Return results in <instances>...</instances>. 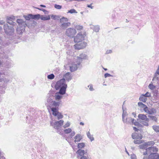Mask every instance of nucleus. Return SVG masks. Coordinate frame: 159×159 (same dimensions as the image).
I'll use <instances>...</instances> for the list:
<instances>
[{
  "label": "nucleus",
  "mask_w": 159,
  "mask_h": 159,
  "mask_svg": "<svg viewBox=\"0 0 159 159\" xmlns=\"http://www.w3.org/2000/svg\"><path fill=\"white\" fill-rule=\"evenodd\" d=\"M74 61L72 62L71 65L70 66V70L74 72L76 70L80 65L81 63L83 60L87 59V56L84 54H81L79 56H74Z\"/></svg>",
  "instance_id": "1"
},
{
  "label": "nucleus",
  "mask_w": 159,
  "mask_h": 159,
  "mask_svg": "<svg viewBox=\"0 0 159 159\" xmlns=\"http://www.w3.org/2000/svg\"><path fill=\"white\" fill-rule=\"evenodd\" d=\"M3 27L5 33L9 36H12V37L10 39L11 40L17 38L16 36H13L14 35V30L12 26H9L7 24H5Z\"/></svg>",
  "instance_id": "2"
},
{
  "label": "nucleus",
  "mask_w": 159,
  "mask_h": 159,
  "mask_svg": "<svg viewBox=\"0 0 159 159\" xmlns=\"http://www.w3.org/2000/svg\"><path fill=\"white\" fill-rule=\"evenodd\" d=\"M48 96H49V97L47 99V103H46V104L47 106H48L51 110V106H52L53 107V108L55 107V106H56V105L57 103L58 105V106H59L60 105V101L59 102H56V101H53V96L51 94H48Z\"/></svg>",
  "instance_id": "3"
},
{
  "label": "nucleus",
  "mask_w": 159,
  "mask_h": 159,
  "mask_svg": "<svg viewBox=\"0 0 159 159\" xmlns=\"http://www.w3.org/2000/svg\"><path fill=\"white\" fill-rule=\"evenodd\" d=\"M58 104L57 103L55 106V107L53 108L52 106H51V111H52V114L55 117V119H57L58 120L62 119L63 116L58 111Z\"/></svg>",
  "instance_id": "4"
},
{
  "label": "nucleus",
  "mask_w": 159,
  "mask_h": 159,
  "mask_svg": "<svg viewBox=\"0 0 159 159\" xmlns=\"http://www.w3.org/2000/svg\"><path fill=\"white\" fill-rule=\"evenodd\" d=\"M64 123V121L61 120L59 121H55L54 122L52 120L51 121L50 125L54 128L57 129H60Z\"/></svg>",
  "instance_id": "5"
},
{
  "label": "nucleus",
  "mask_w": 159,
  "mask_h": 159,
  "mask_svg": "<svg viewBox=\"0 0 159 159\" xmlns=\"http://www.w3.org/2000/svg\"><path fill=\"white\" fill-rule=\"evenodd\" d=\"M65 82L64 79H62L58 81L55 85V87L56 89H58L61 88L65 87V85H67Z\"/></svg>",
  "instance_id": "6"
},
{
  "label": "nucleus",
  "mask_w": 159,
  "mask_h": 159,
  "mask_svg": "<svg viewBox=\"0 0 159 159\" xmlns=\"http://www.w3.org/2000/svg\"><path fill=\"white\" fill-rule=\"evenodd\" d=\"M146 152L143 153V155H146L147 154L155 153L158 151V149L155 147H151L146 149Z\"/></svg>",
  "instance_id": "7"
},
{
  "label": "nucleus",
  "mask_w": 159,
  "mask_h": 159,
  "mask_svg": "<svg viewBox=\"0 0 159 159\" xmlns=\"http://www.w3.org/2000/svg\"><path fill=\"white\" fill-rule=\"evenodd\" d=\"M76 33V31L75 29L70 28L66 30V34L69 37H72Z\"/></svg>",
  "instance_id": "8"
},
{
  "label": "nucleus",
  "mask_w": 159,
  "mask_h": 159,
  "mask_svg": "<svg viewBox=\"0 0 159 159\" xmlns=\"http://www.w3.org/2000/svg\"><path fill=\"white\" fill-rule=\"evenodd\" d=\"M84 36L81 33H80L77 34L75 37L74 41L75 43H79L84 39Z\"/></svg>",
  "instance_id": "9"
},
{
  "label": "nucleus",
  "mask_w": 159,
  "mask_h": 159,
  "mask_svg": "<svg viewBox=\"0 0 159 159\" xmlns=\"http://www.w3.org/2000/svg\"><path fill=\"white\" fill-rule=\"evenodd\" d=\"M87 45V43L84 42L77 43L74 45L75 49L79 50L85 48Z\"/></svg>",
  "instance_id": "10"
},
{
  "label": "nucleus",
  "mask_w": 159,
  "mask_h": 159,
  "mask_svg": "<svg viewBox=\"0 0 159 159\" xmlns=\"http://www.w3.org/2000/svg\"><path fill=\"white\" fill-rule=\"evenodd\" d=\"M5 74L3 72H0V82L6 84L10 80L5 78Z\"/></svg>",
  "instance_id": "11"
},
{
  "label": "nucleus",
  "mask_w": 159,
  "mask_h": 159,
  "mask_svg": "<svg viewBox=\"0 0 159 159\" xmlns=\"http://www.w3.org/2000/svg\"><path fill=\"white\" fill-rule=\"evenodd\" d=\"M14 17H9L7 19V23L9 24L10 25H12V26H14L16 24V23L13 21Z\"/></svg>",
  "instance_id": "12"
},
{
  "label": "nucleus",
  "mask_w": 159,
  "mask_h": 159,
  "mask_svg": "<svg viewBox=\"0 0 159 159\" xmlns=\"http://www.w3.org/2000/svg\"><path fill=\"white\" fill-rule=\"evenodd\" d=\"M149 159H159V154L157 153H152L148 156Z\"/></svg>",
  "instance_id": "13"
},
{
  "label": "nucleus",
  "mask_w": 159,
  "mask_h": 159,
  "mask_svg": "<svg viewBox=\"0 0 159 159\" xmlns=\"http://www.w3.org/2000/svg\"><path fill=\"white\" fill-rule=\"evenodd\" d=\"M138 117L139 120H141L143 121L147 120V121H149V119L147 117L146 115L144 114H139L138 116Z\"/></svg>",
  "instance_id": "14"
},
{
  "label": "nucleus",
  "mask_w": 159,
  "mask_h": 159,
  "mask_svg": "<svg viewBox=\"0 0 159 159\" xmlns=\"http://www.w3.org/2000/svg\"><path fill=\"white\" fill-rule=\"evenodd\" d=\"M26 26H17L16 29V32L18 34H22L25 30Z\"/></svg>",
  "instance_id": "15"
},
{
  "label": "nucleus",
  "mask_w": 159,
  "mask_h": 159,
  "mask_svg": "<svg viewBox=\"0 0 159 159\" xmlns=\"http://www.w3.org/2000/svg\"><path fill=\"white\" fill-rule=\"evenodd\" d=\"M16 22L18 24V26H26L25 22L22 19H17L16 20Z\"/></svg>",
  "instance_id": "16"
},
{
  "label": "nucleus",
  "mask_w": 159,
  "mask_h": 159,
  "mask_svg": "<svg viewBox=\"0 0 159 159\" xmlns=\"http://www.w3.org/2000/svg\"><path fill=\"white\" fill-rule=\"evenodd\" d=\"M76 153L81 157L84 156V155H86L87 154V151H84L83 150L80 149L76 152Z\"/></svg>",
  "instance_id": "17"
},
{
  "label": "nucleus",
  "mask_w": 159,
  "mask_h": 159,
  "mask_svg": "<svg viewBox=\"0 0 159 159\" xmlns=\"http://www.w3.org/2000/svg\"><path fill=\"white\" fill-rule=\"evenodd\" d=\"M132 138L134 139H141L142 138V136L141 134L134 133L132 134Z\"/></svg>",
  "instance_id": "18"
},
{
  "label": "nucleus",
  "mask_w": 159,
  "mask_h": 159,
  "mask_svg": "<svg viewBox=\"0 0 159 159\" xmlns=\"http://www.w3.org/2000/svg\"><path fill=\"white\" fill-rule=\"evenodd\" d=\"M72 78V77L71 76L70 73V72H67L64 75L63 79H65V80H66L68 81H69L70 80H71Z\"/></svg>",
  "instance_id": "19"
},
{
  "label": "nucleus",
  "mask_w": 159,
  "mask_h": 159,
  "mask_svg": "<svg viewBox=\"0 0 159 159\" xmlns=\"http://www.w3.org/2000/svg\"><path fill=\"white\" fill-rule=\"evenodd\" d=\"M145 112L149 114H154L156 113V109L154 108L148 109V108L145 110Z\"/></svg>",
  "instance_id": "20"
},
{
  "label": "nucleus",
  "mask_w": 159,
  "mask_h": 159,
  "mask_svg": "<svg viewBox=\"0 0 159 159\" xmlns=\"http://www.w3.org/2000/svg\"><path fill=\"white\" fill-rule=\"evenodd\" d=\"M125 121H123L124 123H126L127 124H133L135 121L134 119H132L130 117L127 118L126 117L125 118Z\"/></svg>",
  "instance_id": "21"
},
{
  "label": "nucleus",
  "mask_w": 159,
  "mask_h": 159,
  "mask_svg": "<svg viewBox=\"0 0 159 159\" xmlns=\"http://www.w3.org/2000/svg\"><path fill=\"white\" fill-rule=\"evenodd\" d=\"M90 28L93 29L95 32H98L100 30L99 26L98 25L94 26L92 25H90Z\"/></svg>",
  "instance_id": "22"
},
{
  "label": "nucleus",
  "mask_w": 159,
  "mask_h": 159,
  "mask_svg": "<svg viewBox=\"0 0 159 159\" xmlns=\"http://www.w3.org/2000/svg\"><path fill=\"white\" fill-rule=\"evenodd\" d=\"M67 87V85H65V87L60 88L59 93L61 95L64 94L66 93V89Z\"/></svg>",
  "instance_id": "23"
},
{
  "label": "nucleus",
  "mask_w": 159,
  "mask_h": 159,
  "mask_svg": "<svg viewBox=\"0 0 159 159\" xmlns=\"http://www.w3.org/2000/svg\"><path fill=\"white\" fill-rule=\"evenodd\" d=\"M70 23L69 22H67L65 23H62L61 25V27L62 29H64L70 26Z\"/></svg>",
  "instance_id": "24"
},
{
  "label": "nucleus",
  "mask_w": 159,
  "mask_h": 159,
  "mask_svg": "<svg viewBox=\"0 0 159 159\" xmlns=\"http://www.w3.org/2000/svg\"><path fill=\"white\" fill-rule=\"evenodd\" d=\"M123 113L122 115V118L123 121H125V118L127 117V114L126 111V108L122 107Z\"/></svg>",
  "instance_id": "25"
},
{
  "label": "nucleus",
  "mask_w": 159,
  "mask_h": 159,
  "mask_svg": "<svg viewBox=\"0 0 159 159\" xmlns=\"http://www.w3.org/2000/svg\"><path fill=\"white\" fill-rule=\"evenodd\" d=\"M82 138L81 135L80 134H77L75 137L74 139H75V142H80L82 139Z\"/></svg>",
  "instance_id": "26"
},
{
  "label": "nucleus",
  "mask_w": 159,
  "mask_h": 159,
  "mask_svg": "<svg viewBox=\"0 0 159 159\" xmlns=\"http://www.w3.org/2000/svg\"><path fill=\"white\" fill-rule=\"evenodd\" d=\"M55 99L56 100V102H59L60 101V104H61V99L62 98V96L61 95H58L57 93L55 95Z\"/></svg>",
  "instance_id": "27"
},
{
  "label": "nucleus",
  "mask_w": 159,
  "mask_h": 159,
  "mask_svg": "<svg viewBox=\"0 0 159 159\" xmlns=\"http://www.w3.org/2000/svg\"><path fill=\"white\" fill-rule=\"evenodd\" d=\"M40 18L41 20L45 21L49 20L50 19V17L49 15L48 16L41 15Z\"/></svg>",
  "instance_id": "28"
},
{
  "label": "nucleus",
  "mask_w": 159,
  "mask_h": 159,
  "mask_svg": "<svg viewBox=\"0 0 159 159\" xmlns=\"http://www.w3.org/2000/svg\"><path fill=\"white\" fill-rule=\"evenodd\" d=\"M138 106L140 107L143 108L144 111H145V110H146L147 108V106L143 104V103L141 102H139L138 103Z\"/></svg>",
  "instance_id": "29"
},
{
  "label": "nucleus",
  "mask_w": 159,
  "mask_h": 159,
  "mask_svg": "<svg viewBox=\"0 0 159 159\" xmlns=\"http://www.w3.org/2000/svg\"><path fill=\"white\" fill-rule=\"evenodd\" d=\"M87 135L88 137L90 139L91 141L94 140V138L93 137V135H91L89 131L87 133Z\"/></svg>",
  "instance_id": "30"
},
{
  "label": "nucleus",
  "mask_w": 159,
  "mask_h": 159,
  "mask_svg": "<svg viewBox=\"0 0 159 159\" xmlns=\"http://www.w3.org/2000/svg\"><path fill=\"white\" fill-rule=\"evenodd\" d=\"M139 100L143 102H145L146 101L147 98L143 95V94H142L139 97Z\"/></svg>",
  "instance_id": "31"
},
{
  "label": "nucleus",
  "mask_w": 159,
  "mask_h": 159,
  "mask_svg": "<svg viewBox=\"0 0 159 159\" xmlns=\"http://www.w3.org/2000/svg\"><path fill=\"white\" fill-rule=\"evenodd\" d=\"M68 19L64 17H62L60 20V22L61 23L68 22Z\"/></svg>",
  "instance_id": "32"
},
{
  "label": "nucleus",
  "mask_w": 159,
  "mask_h": 159,
  "mask_svg": "<svg viewBox=\"0 0 159 159\" xmlns=\"http://www.w3.org/2000/svg\"><path fill=\"white\" fill-rule=\"evenodd\" d=\"M41 15L39 14L33 15H32V19L38 20L40 18Z\"/></svg>",
  "instance_id": "33"
},
{
  "label": "nucleus",
  "mask_w": 159,
  "mask_h": 159,
  "mask_svg": "<svg viewBox=\"0 0 159 159\" xmlns=\"http://www.w3.org/2000/svg\"><path fill=\"white\" fill-rule=\"evenodd\" d=\"M32 15L30 14L27 16H24V17L26 20H29L30 19H32Z\"/></svg>",
  "instance_id": "34"
},
{
  "label": "nucleus",
  "mask_w": 159,
  "mask_h": 159,
  "mask_svg": "<svg viewBox=\"0 0 159 159\" xmlns=\"http://www.w3.org/2000/svg\"><path fill=\"white\" fill-rule=\"evenodd\" d=\"M85 143H79L78 144L77 147H78V148H79V149H80V148L81 149V148H84L85 147Z\"/></svg>",
  "instance_id": "35"
},
{
  "label": "nucleus",
  "mask_w": 159,
  "mask_h": 159,
  "mask_svg": "<svg viewBox=\"0 0 159 159\" xmlns=\"http://www.w3.org/2000/svg\"><path fill=\"white\" fill-rule=\"evenodd\" d=\"M141 139H139V140H134V142L135 144H139L142 143H143V141Z\"/></svg>",
  "instance_id": "36"
},
{
  "label": "nucleus",
  "mask_w": 159,
  "mask_h": 159,
  "mask_svg": "<svg viewBox=\"0 0 159 159\" xmlns=\"http://www.w3.org/2000/svg\"><path fill=\"white\" fill-rule=\"evenodd\" d=\"M152 128L155 131L157 132H159V126L157 125L152 126Z\"/></svg>",
  "instance_id": "37"
},
{
  "label": "nucleus",
  "mask_w": 159,
  "mask_h": 159,
  "mask_svg": "<svg viewBox=\"0 0 159 159\" xmlns=\"http://www.w3.org/2000/svg\"><path fill=\"white\" fill-rule=\"evenodd\" d=\"M139 147L140 148L142 149L147 148V146L146 144L145 143L144 144L139 145Z\"/></svg>",
  "instance_id": "38"
},
{
  "label": "nucleus",
  "mask_w": 159,
  "mask_h": 159,
  "mask_svg": "<svg viewBox=\"0 0 159 159\" xmlns=\"http://www.w3.org/2000/svg\"><path fill=\"white\" fill-rule=\"evenodd\" d=\"M157 74V73L156 72L154 74V77H153L152 80H158L159 79V76H158Z\"/></svg>",
  "instance_id": "39"
},
{
  "label": "nucleus",
  "mask_w": 159,
  "mask_h": 159,
  "mask_svg": "<svg viewBox=\"0 0 159 159\" xmlns=\"http://www.w3.org/2000/svg\"><path fill=\"white\" fill-rule=\"evenodd\" d=\"M146 143V146H147V145L150 146V145H154L155 144V142L153 141H149V142H146V143Z\"/></svg>",
  "instance_id": "40"
},
{
  "label": "nucleus",
  "mask_w": 159,
  "mask_h": 159,
  "mask_svg": "<svg viewBox=\"0 0 159 159\" xmlns=\"http://www.w3.org/2000/svg\"><path fill=\"white\" fill-rule=\"evenodd\" d=\"M148 117L150 118L151 119L155 121H157V118L155 116H152L150 115L148 116Z\"/></svg>",
  "instance_id": "41"
},
{
  "label": "nucleus",
  "mask_w": 159,
  "mask_h": 159,
  "mask_svg": "<svg viewBox=\"0 0 159 159\" xmlns=\"http://www.w3.org/2000/svg\"><path fill=\"white\" fill-rule=\"evenodd\" d=\"M72 130L70 128H68L67 129H64V132L66 134H68L70 133L71 132Z\"/></svg>",
  "instance_id": "42"
},
{
  "label": "nucleus",
  "mask_w": 159,
  "mask_h": 159,
  "mask_svg": "<svg viewBox=\"0 0 159 159\" xmlns=\"http://www.w3.org/2000/svg\"><path fill=\"white\" fill-rule=\"evenodd\" d=\"M51 18L54 20H58L59 18V17L58 16H57V15H51Z\"/></svg>",
  "instance_id": "43"
},
{
  "label": "nucleus",
  "mask_w": 159,
  "mask_h": 159,
  "mask_svg": "<svg viewBox=\"0 0 159 159\" xmlns=\"http://www.w3.org/2000/svg\"><path fill=\"white\" fill-rule=\"evenodd\" d=\"M149 88L151 90H153L156 88V86L152 84H150L148 86Z\"/></svg>",
  "instance_id": "44"
},
{
  "label": "nucleus",
  "mask_w": 159,
  "mask_h": 159,
  "mask_svg": "<svg viewBox=\"0 0 159 159\" xmlns=\"http://www.w3.org/2000/svg\"><path fill=\"white\" fill-rule=\"evenodd\" d=\"M54 77V75L52 74L51 75H48V79L52 80L53 79Z\"/></svg>",
  "instance_id": "45"
},
{
  "label": "nucleus",
  "mask_w": 159,
  "mask_h": 159,
  "mask_svg": "<svg viewBox=\"0 0 159 159\" xmlns=\"http://www.w3.org/2000/svg\"><path fill=\"white\" fill-rule=\"evenodd\" d=\"M148 122L149 121L147 120H144L143 121L142 124L145 126H148Z\"/></svg>",
  "instance_id": "46"
},
{
  "label": "nucleus",
  "mask_w": 159,
  "mask_h": 159,
  "mask_svg": "<svg viewBox=\"0 0 159 159\" xmlns=\"http://www.w3.org/2000/svg\"><path fill=\"white\" fill-rule=\"evenodd\" d=\"M75 28L77 30H80L83 29V26L79 25H77L76 26Z\"/></svg>",
  "instance_id": "47"
},
{
  "label": "nucleus",
  "mask_w": 159,
  "mask_h": 159,
  "mask_svg": "<svg viewBox=\"0 0 159 159\" xmlns=\"http://www.w3.org/2000/svg\"><path fill=\"white\" fill-rule=\"evenodd\" d=\"M70 125V123L69 122L67 121L66 124L63 126L64 128L69 127Z\"/></svg>",
  "instance_id": "48"
},
{
  "label": "nucleus",
  "mask_w": 159,
  "mask_h": 159,
  "mask_svg": "<svg viewBox=\"0 0 159 159\" xmlns=\"http://www.w3.org/2000/svg\"><path fill=\"white\" fill-rule=\"evenodd\" d=\"M88 87L89 88V89L90 91H93L94 90L93 86L92 84H90L88 85Z\"/></svg>",
  "instance_id": "49"
},
{
  "label": "nucleus",
  "mask_w": 159,
  "mask_h": 159,
  "mask_svg": "<svg viewBox=\"0 0 159 159\" xmlns=\"http://www.w3.org/2000/svg\"><path fill=\"white\" fill-rule=\"evenodd\" d=\"M68 12L70 13H77V12L74 9H71L69 11H68Z\"/></svg>",
  "instance_id": "50"
},
{
  "label": "nucleus",
  "mask_w": 159,
  "mask_h": 159,
  "mask_svg": "<svg viewBox=\"0 0 159 159\" xmlns=\"http://www.w3.org/2000/svg\"><path fill=\"white\" fill-rule=\"evenodd\" d=\"M133 124L136 126H142L138 122L136 121H134Z\"/></svg>",
  "instance_id": "51"
},
{
  "label": "nucleus",
  "mask_w": 159,
  "mask_h": 159,
  "mask_svg": "<svg viewBox=\"0 0 159 159\" xmlns=\"http://www.w3.org/2000/svg\"><path fill=\"white\" fill-rule=\"evenodd\" d=\"M143 95L145 97H149L151 96V95L150 93L148 92H147L145 94H143Z\"/></svg>",
  "instance_id": "52"
},
{
  "label": "nucleus",
  "mask_w": 159,
  "mask_h": 159,
  "mask_svg": "<svg viewBox=\"0 0 159 159\" xmlns=\"http://www.w3.org/2000/svg\"><path fill=\"white\" fill-rule=\"evenodd\" d=\"M130 156L131 159H137L136 155L134 153L131 154Z\"/></svg>",
  "instance_id": "53"
},
{
  "label": "nucleus",
  "mask_w": 159,
  "mask_h": 159,
  "mask_svg": "<svg viewBox=\"0 0 159 159\" xmlns=\"http://www.w3.org/2000/svg\"><path fill=\"white\" fill-rule=\"evenodd\" d=\"M54 7L56 9H60L62 7L60 5L55 4L54 5Z\"/></svg>",
  "instance_id": "54"
},
{
  "label": "nucleus",
  "mask_w": 159,
  "mask_h": 159,
  "mask_svg": "<svg viewBox=\"0 0 159 159\" xmlns=\"http://www.w3.org/2000/svg\"><path fill=\"white\" fill-rule=\"evenodd\" d=\"M71 134H70V135L69 136V137L72 138L73 137L75 134V133L74 131L71 132Z\"/></svg>",
  "instance_id": "55"
},
{
  "label": "nucleus",
  "mask_w": 159,
  "mask_h": 159,
  "mask_svg": "<svg viewBox=\"0 0 159 159\" xmlns=\"http://www.w3.org/2000/svg\"><path fill=\"white\" fill-rule=\"evenodd\" d=\"M104 77L105 78L108 77H112V76L109 73H105L104 74Z\"/></svg>",
  "instance_id": "56"
},
{
  "label": "nucleus",
  "mask_w": 159,
  "mask_h": 159,
  "mask_svg": "<svg viewBox=\"0 0 159 159\" xmlns=\"http://www.w3.org/2000/svg\"><path fill=\"white\" fill-rule=\"evenodd\" d=\"M112 52V51L111 50H107L106 52V54H108L109 53H111Z\"/></svg>",
  "instance_id": "57"
},
{
  "label": "nucleus",
  "mask_w": 159,
  "mask_h": 159,
  "mask_svg": "<svg viewBox=\"0 0 159 159\" xmlns=\"http://www.w3.org/2000/svg\"><path fill=\"white\" fill-rule=\"evenodd\" d=\"M78 159H88V157L85 156L81 157L80 158Z\"/></svg>",
  "instance_id": "58"
},
{
  "label": "nucleus",
  "mask_w": 159,
  "mask_h": 159,
  "mask_svg": "<svg viewBox=\"0 0 159 159\" xmlns=\"http://www.w3.org/2000/svg\"><path fill=\"white\" fill-rule=\"evenodd\" d=\"M12 66V64L11 63H10V65H7L6 67L7 68H10Z\"/></svg>",
  "instance_id": "59"
},
{
  "label": "nucleus",
  "mask_w": 159,
  "mask_h": 159,
  "mask_svg": "<svg viewBox=\"0 0 159 159\" xmlns=\"http://www.w3.org/2000/svg\"><path fill=\"white\" fill-rule=\"evenodd\" d=\"M92 4H91L90 5H87V7H89L91 9H93V7L92 6Z\"/></svg>",
  "instance_id": "60"
},
{
  "label": "nucleus",
  "mask_w": 159,
  "mask_h": 159,
  "mask_svg": "<svg viewBox=\"0 0 159 159\" xmlns=\"http://www.w3.org/2000/svg\"><path fill=\"white\" fill-rule=\"evenodd\" d=\"M156 72L157 73V74L158 75H159V66Z\"/></svg>",
  "instance_id": "61"
},
{
  "label": "nucleus",
  "mask_w": 159,
  "mask_h": 159,
  "mask_svg": "<svg viewBox=\"0 0 159 159\" xmlns=\"http://www.w3.org/2000/svg\"><path fill=\"white\" fill-rule=\"evenodd\" d=\"M134 130L135 131H137L138 130V129L135 127H133Z\"/></svg>",
  "instance_id": "62"
},
{
  "label": "nucleus",
  "mask_w": 159,
  "mask_h": 159,
  "mask_svg": "<svg viewBox=\"0 0 159 159\" xmlns=\"http://www.w3.org/2000/svg\"><path fill=\"white\" fill-rule=\"evenodd\" d=\"M4 23V22L3 20H0V25H2Z\"/></svg>",
  "instance_id": "63"
},
{
  "label": "nucleus",
  "mask_w": 159,
  "mask_h": 159,
  "mask_svg": "<svg viewBox=\"0 0 159 159\" xmlns=\"http://www.w3.org/2000/svg\"><path fill=\"white\" fill-rule=\"evenodd\" d=\"M125 152L129 156V152H128V151L127 150V149L125 147Z\"/></svg>",
  "instance_id": "64"
}]
</instances>
